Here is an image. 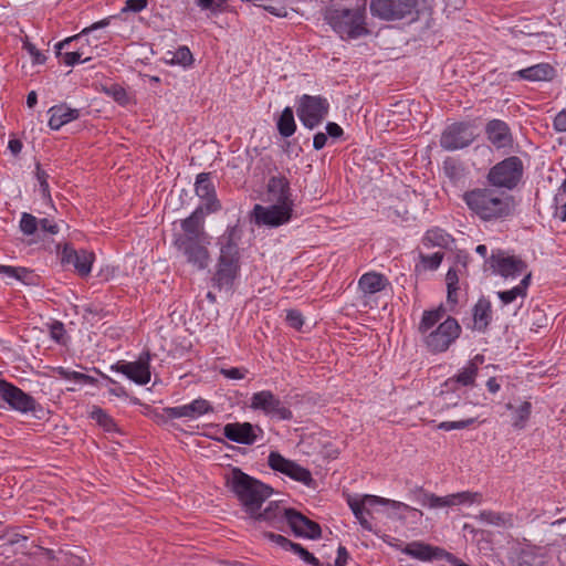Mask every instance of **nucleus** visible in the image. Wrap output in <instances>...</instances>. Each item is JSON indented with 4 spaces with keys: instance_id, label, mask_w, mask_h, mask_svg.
Segmentation results:
<instances>
[{
    "instance_id": "37",
    "label": "nucleus",
    "mask_w": 566,
    "mask_h": 566,
    "mask_svg": "<svg viewBox=\"0 0 566 566\" xmlns=\"http://www.w3.org/2000/svg\"><path fill=\"white\" fill-rule=\"evenodd\" d=\"M443 310L437 308L431 311H424L421 317V321L418 326V331L421 335V338L426 336L427 333L433 331L437 327V324L441 323L440 321L443 317Z\"/></svg>"
},
{
    "instance_id": "27",
    "label": "nucleus",
    "mask_w": 566,
    "mask_h": 566,
    "mask_svg": "<svg viewBox=\"0 0 566 566\" xmlns=\"http://www.w3.org/2000/svg\"><path fill=\"white\" fill-rule=\"evenodd\" d=\"M223 434L227 439L241 444H252L256 440L254 426L250 422L227 423L223 427Z\"/></svg>"
},
{
    "instance_id": "59",
    "label": "nucleus",
    "mask_w": 566,
    "mask_h": 566,
    "mask_svg": "<svg viewBox=\"0 0 566 566\" xmlns=\"http://www.w3.org/2000/svg\"><path fill=\"white\" fill-rule=\"evenodd\" d=\"M56 371L61 378L66 379V380H73L78 384L81 381L82 374H83V373L71 370V369L64 368V367H59L56 369Z\"/></svg>"
},
{
    "instance_id": "35",
    "label": "nucleus",
    "mask_w": 566,
    "mask_h": 566,
    "mask_svg": "<svg viewBox=\"0 0 566 566\" xmlns=\"http://www.w3.org/2000/svg\"><path fill=\"white\" fill-rule=\"evenodd\" d=\"M506 408L512 411L513 428L517 430L524 429L532 412V403L530 401H523L516 407L512 403H507Z\"/></svg>"
},
{
    "instance_id": "9",
    "label": "nucleus",
    "mask_w": 566,
    "mask_h": 566,
    "mask_svg": "<svg viewBox=\"0 0 566 566\" xmlns=\"http://www.w3.org/2000/svg\"><path fill=\"white\" fill-rule=\"evenodd\" d=\"M328 108L329 104L326 98L304 94L300 98L297 115L305 127L313 129L327 116Z\"/></svg>"
},
{
    "instance_id": "58",
    "label": "nucleus",
    "mask_w": 566,
    "mask_h": 566,
    "mask_svg": "<svg viewBox=\"0 0 566 566\" xmlns=\"http://www.w3.org/2000/svg\"><path fill=\"white\" fill-rule=\"evenodd\" d=\"M64 333H65V329H64L63 323L54 322L53 324H51L50 336L53 340H55L56 343H62Z\"/></svg>"
},
{
    "instance_id": "14",
    "label": "nucleus",
    "mask_w": 566,
    "mask_h": 566,
    "mask_svg": "<svg viewBox=\"0 0 566 566\" xmlns=\"http://www.w3.org/2000/svg\"><path fill=\"white\" fill-rule=\"evenodd\" d=\"M0 397L11 409L22 413L32 412L36 408L33 397L2 378H0Z\"/></svg>"
},
{
    "instance_id": "43",
    "label": "nucleus",
    "mask_w": 566,
    "mask_h": 566,
    "mask_svg": "<svg viewBox=\"0 0 566 566\" xmlns=\"http://www.w3.org/2000/svg\"><path fill=\"white\" fill-rule=\"evenodd\" d=\"M415 499L422 506L429 509H441L444 507L443 496H438L433 493L426 492L423 489H417L413 491Z\"/></svg>"
},
{
    "instance_id": "46",
    "label": "nucleus",
    "mask_w": 566,
    "mask_h": 566,
    "mask_svg": "<svg viewBox=\"0 0 566 566\" xmlns=\"http://www.w3.org/2000/svg\"><path fill=\"white\" fill-rule=\"evenodd\" d=\"M478 518L484 524L496 526L505 525L511 520L509 515L492 511H482Z\"/></svg>"
},
{
    "instance_id": "29",
    "label": "nucleus",
    "mask_w": 566,
    "mask_h": 566,
    "mask_svg": "<svg viewBox=\"0 0 566 566\" xmlns=\"http://www.w3.org/2000/svg\"><path fill=\"white\" fill-rule=\"evenodd\" d=\"M401 552L422 562L442 558V555L444 554L443 549L422 542L409 543L401 549Z\"/></svg>"
},
{
    "instance_id": "6",
    "label": "nucleus",
    "mask_w": 566,
    "mask_h": 566,
    "mask_svg": "<svg viewBox=\"0 0 566 566\" xmlns=\"http://www.w3.org/2000/svg\"><path fill=\"white\" fill-rule=\"evenodd\" d=\"M523 175V164L518 157L512 156L493 166L488 174V181L496 188L512 190Z\"/></svg>"
},
{
    "instance_id": "11",
    "label": "nucleus",
    "mask_w": 566,
    "mask_h": 566,
    "mask_svg": "<svg viewBox=\"0 0 566 566\" xmlns=\"http://www.w3.org/2000/svg\"><path fill=\"white\" fill-rule=\"evenodd\" d=\"M294 203L255 205L253 216L258 224L276 228L291 221Z\"/></svg>"
},
{
    "instance_id": "42",
    "label": "nucleus",
    "mask_w": 566,
    "mask_h": 566,
    "mask_svg": "<svg viewBox=\"0 0 566 566\" xmlns=\"http://www.w3.org/2000/svg\"><path fill=\"white\" fill-rule=\"evenodd\" d=\"M83 552L81 548L72 551L70 548H61L59 551V563L65 566H85V556L80 555Z\"/></svg>"
},
{
    "instance_id": "1",
    "label": "nucleus",
    "mask_w": 566,
    "mask_h": 566,
    "mask_svg": "<svg viewBox=\"0 0 566 566\" xmlns=\"http://www.w3.org/2000/svg\"><path fill=\"white\" fill-rule=\"evenodd\" d=\"M462 198L469 210L482 221L504 220L515 211L513 196L494 188H474L465 191Z\"/></svg>"
},
{
    "instance_id": "41",
    "label": "nucleus",
    "mask_w": 566,
    "mask_h": 566,
    "mask_svg": "<svg viewBox=\"0 0 566 566\" xmlns=\"http://www.w3.org/2000/svg\"><path fill=\"white\" fill-rule=\"evenodd\" d=\"M277 129L283 137H290L295 133L296 125L292 108L285 107L283 109L277 120Z\"/></svg>"
},
{
    "instance_id": "39",
    "label": "nucleus",
    "mask_w": 566,
    "mask_h": 566,
    "mask_svg": "<svg viewBox=\"0 0 566 566\" xmlns=\"http://www.w3.org/2000/svg\"><path fill=\"white\" fill-rule=\"evenodd\" d=\"M481 494L476 492H459L443 496L444 507L457 506L465 503H475L481 501Z\"/></svg>"
},
{
    "instance_id": "31",
    "label": "nucleus",
    "mask_w": 566,
    "mask_h": 566,
    "mask_svg": "<svg viewBox=\"0 0 566 566\" xmlns=\"http://www.w3.org/2000/svg\"><path fill=\"white\" fill-rule=\"evenodd\" d=\"M48 113L50 115L49 126L54 130L80 117V109L71 108L66 104L54 105Z\"/></svg>"
},
{
    "instance_id": "2",
    "label": "nucleus",
    "mask_w": 566,
    "mask_h": 566,
    "mask_svg": "<svg viewBox=\"0 0 566 566\" xmlns=\"http://www.w3.org/2000/svg\"><path fill=\"white\" fill-rule=\"evenodd\" d=\"M227 488L234 493L244 511L250 515L259 511L273 490L239 468H231L224 475Z\"/></svg>"
},
{
    "instance_id": "12",
    "label": "nucleus",
    "mask_w": 566,
    "mask_h": 566,
    "mask_svg": "<svg viewBox=\"0 0 566 566\" xmlns=\"http://www.w3.org/2000/svg\"><path fill=\"white\" fill-rule=\"evenodd\" d=\"M113 18L114 17H108V18H105V19L98 21V22H95L92 25L83 29L81 33H78V34H76L74 36L67 38V39H65L62 42H59L55 45V49H56V53L59 55H62L63 63L69 65V66H72V65H74L76 63L86 62V61L91 60V56H85L86 52H85V50L83 48H81V49H78L76 51L65 52L64 54H62L61 51H62V49L64 46L71 44L72 42H80V41H82L85 35L92 33L93 31L107 27L109 24V22H111V19H113Z\"/></svg>"
},
{
    "instance_id": "51",
    "label": "nucleus",
    "mask_w": 566,
    "mask_h": 566,
    "mask_svg": "<svg viewBox=\"0 0 566 566\" xmlns=\"http://www.w3.org/2000/svg\"><path fill=\"white\" fill-rule=\"evenodd\" d=\"M171 63L180 64L184 66L190 65L192 63V54L187 46H180L174 53L171 59Z\"/></svg>"
},
{
    "instance_id": "22",
    "label": "nucleus",
    "mask_w": 566,
    "mask_h": 566,
    "mask_svg": "<svg viewBox=\"0 0 566 566\" xmlns=\"http://www.w3.org/2000/svg\"><path fill=\"white\" fill-rule=\"evenodd\" d=\"M265 201L269 203H294L290 182L284 176H272L266 185Z\"/></svg>"
},
{
    "instance_id": "3",
    "label": "nucleus",
    "mask_w": 566,
    "mask_h": 566,
    "mask_svg": "<svg viewBox=\"0 0 566 566\" xmlns=\"http://www.w3.org/2000/svg\"><path fill=\"white\" fill-rule=\"evenodd\" d=\"M328 23L344 40L357 39L368 33L365 24V8L334 9L328 12Z\"/></svg>"
},
{
    "instance_id": "36",
    "label": "nucleus",
    "mask_w": 566,
    "mask_h": 566,
    "mask_svg": "<svg viewBox=\"0 0 566 566\" xmlns=\"http://www.w3.org/2000/svg\"><path fill=\"white\" fill-rule=\"evenodd\" d=\"M491 321V305L485 300H480L473 310L474 328L482 332Z\"/></svg>"
},
{
    "instance_id": "64",
    "label": "nucleus",
    "mask_w": 566,
    "mask_h": 566,
    "mask_svg": "<svg viewBox=\"0 0 566 566\" xmlns=\"http://www.w3.org/2000/svg\"><path fill=\"white\" fill-rule=\"evenodd\" d=\"M554 128L558 132H566V111H562L555 116Z\"/></svg>"
},
{
    "instance_id": "19",
    "label": "nucleus",
    "mask_w": 566,
    "mask_h": 566,
    "mask_svg": "<svg viewBox=\"0 0 566 566\" xmlns=\"http://www.w3.org/2000/svg\"><path fill=\"white\" fill-rule=\"evenodd\" d=\"M211 412H213L211 402L203 398H197L190 403L182 406L168 407L164 409L165 416L169 419L187 418L189 420H193Z\"/></svg>"
},
{
    "instance_id": "33",
    "label": "nucleus",
    "mask_w": 566,
    "mask_h": 566,
    "mask_svg": "<svg viewBox=\"0 0 566 566\" xmlns=\"http://www.w3.org/2000/svg\"><path fill=\"white\" fill-rule=\"evenodd\" d=\"M453 242V238L443 229L438 227L429 229L422 238V244L427 249H450Z\"/></svg>"
},
{
    "instance_id": "20",
    "label": "nucleus",
    "mask_w": 566,
    "mask_h": 566,
    "mask_svg": "<svg viewBox=\"0 0 566 566\" xmlns=\"http://www.w3.org/2000/svg\"><path fill=\"white\" fill-rule=\"evenodd\" d=\"M240 259L219 256L217 270L212 277L213 284L219 289H230L240 270Z\"/></svg>"
},
{
    "instance_id": "28",
    "label": "nucleus",
    "mask_w": 566,
    "mask_h": 566,
    "mask_svg": "<svg viewBox=\"0 0 566 566\" xmlns=\"http://www.w3.org/2000/svg\"><path fill=\"white\" fill-rule=\"evenodd\" d=\"M492 266L504 277H516L526 274V264L516 256H492Z\"/></svg>"
},
{
    "instance_id": "47",
    "label": "nucleus",
    "mask_w": 566,
    "mask_h": 566,
    "mask_svg": "<svg viewBox=\"0 0 566 566\" xmlns=\"http://www.w3.org/2000/svg\"><path fill=\"white\" fill-rule=\"evenodd\" d=\"M19 227L24 235H33L39 229V220L33 214L23 212L21 214Z\"/></svg>"
},
{
    "instance_id": "26",
    "label": "nucleus",
    "mask_w": 566,
    "mask_h": 566,
    "mask_svg": "<svg viewBox=\"0 0 566 566\" xmlns=\"http://www.w3.org/2000/svg\"><path fill=\"white\" fill-rule=\"evenodd\" d=\"M184 233L175 239H202L210 238L203 230V207H198L188 218L181 222Z\"/></svg>"
},
{
    "instance_id": "49",
    "label": "nucleus",
    "mask_w": 566,
    "mask_h": 566,
    "mask_svg": "<svg viewBox=\"0 0 566 566\" xmlns=\"http://www.w3.org/2000/svg\"><path fill=\"white\" fill-rule=\"evenodd\" d=\"M443 172L453 182H458L463 177L462 167L453 159L444 160Z\"/></svg>"
},
{
    "instance_id": "60",
    "label": "nucleus",
    "mask_w": 566,
    "mask_h": 566,
    "mask_svg": "<svg viewBox=\"0 0 566 566\" xmlns=\"http://www.w3.org/2000/svg\"><path fill=\"white\" fill-rule=\"evenodd\" d=\"M39 229L50 234H56L59 232V226L48 218L39 220Z\"/></svg>"
},
{
    "instance_id": "56",
    "label": "nucleus",
    "mask_w": 566,
    "mask_h": 566,
    "mask_svg": "<svg viewBox=\"0 0 566 566\" xmlns=\"http://www.w3.org/2000/svg\"><path fill=\"white\" fill-rule=\"evenodd\" d=\"M286 322L289 325L295 329H300L303 326V316L301 312L296 310H290L286 313Z\"/></svg>"
},
{
    "instance_id": "23",
    "label": "nucleus",
    "mask_w": 566,
    "mask_h": 566,
    "mask_svg": "<svg viewBox=\"0 0 566 566\" xmlns=\"http://www.w3.org/2000/svg\"><path fill=\"white\" fill-rule=\"evenodd\" d=\"M287 526L296 536L315 539L321 537L322 534L321 526L316 522L308 520L293 509L287 515Z\"/></svg>"
},
{
    "instance_id": "17",
    "label": "nucleus",
    "mask_w": 566,
    "mask_h": 566,
    "mask_svg": "<svg viewBox=\"0 0 566 566\" xmlns=\"http://www.w3.org/2000/svg\"><path fill=\"white\" fill-rule=\"evenodd\" d=\"M483 363V355H475L462 368H460L454 376L448 378L444 381L443 387L447 388V390H455L458 386L473 387L479 374V367Z\"/></svg>"
},
{
    "instance_id": "48",
    "label": "nucleus",
    "mask_w": 566,
    "mask_h": 566,
    "mask_svg": "<svg viewBox=\"0 0 566 566\" xmlns=\"http://www.w3.org/2000/svg\"><path fill=\"white\" fill-rule=\"evenodd\" d=\"M90 416L107 431H112L115 428L114 420L99 407H93Z\"/></svg>"
},
{
    "instance_id": "53",
    "label": "nucleus",
    "mask_w": 566,
    "mask_h": 566,
    "mask_svg": "<svg viewBox=\"0 0 566 566\" xmlns=\"http://www.w3.org/2000/svg\"><path fill=\"white\" fill-rule=\"evenodd\" d=\"M220 374L231 380H241L248 374V370L239 367L221 368Z\"/></svg>"
},
{
    "instance_id": "40",
    "label": "nucleus",
    "mask_w": 566,
    "mask_h": 566,
    "mask_svg": "<svg viewBox=\"0 0 566 566\" xmlns=\"http://www.w3.org/2000/svg\"><path fill=\"white\" fill-rule=\"evenodd\" d=\"M447 302L452 306L458 304V291H459V270L450 268L447 275Z\"/></svg>"
},
{
    "instance_id": "21",
    "label": "nucleus",
    "mask_w": 566,
    "mask_h": 566,
    "mask_svg": "<svg viewBox=\"0 0 566 566\" xmlns=\"http://www.w3.org/2000/svg\"><path fill=\"white\" fill-rule=\"evenodd\" d=\"M61 261L64 264L72 265L78 275L86 276L91 273L94 254L86 250H75L65 245L61 253Z\"/></svg>"
},
{
    "instance_id": "50",
    "label": "nucleus",
    "mask_w": 566,
    "mask_h": 566,
    "mask_svg": "<svg viewBox=\"0 0 566 566\" xmlns=\"http://www.w3.org/2000/svg\"><path fill=\"white\" fill-rule=\"evenodd\" d=\"M443 253L442 252H436L433 254L427 255V254H420V261L424 269L434 271L437 270L442 260H443Z\"/></svg>"
},
{
    "instance_id": "63",
    "label": "nucleus",
    "mask_w": 566,
    "mask_h": 566,
    "mask_svg": "<svg viewBox=\"0 0 566 566\" xmlns=\"http://www.w3.org/2000/svg\"><path fill=\"white\" fill-rule=\"evenodd\" d=\"M109 93L113 95L114 99L120 104H125L127 102V94L124 88L120 86H112L109 88Z\"/></svg>"
},
{
    "instance_id": "5",
    "label": "nucleus",
    "mask_w": 566,
    "mask_h": 566,
    "mask_svg": "<svg viewBox=\"0 0 566 566\" xmlns=\"http://www.w3.org/2000/svg\"><path fill=\"white\" fill-rule=\"evenodd\" d=\"M461 326L453 317H448L441 322L433 331H430L422 337V342L428 352L440 354L447 352L450 346L459 338Z\"/></svg>"
},
{
    "instance_id": "61",
    "label": "nucleus",
    "mask_w": 566,
    "mask_h": 566,
    "mask_svg": "<svg viewBox=\"0 0 566 566\" xmlns=\"http://www.w3.org/2000/svg\"><path fill=\"white\" fill-rule=\"evenodd\" d=\"M36 178L40 182V187H41L43 197H50L48 174L44 170H42L39 166L36 167Z\"/></svg>"
},
{
    "instance_id": "55",
    "label": "nucleus",
    "mask_w": 566,
    "mask_h": 566,
    "mask_svg": "<svg viewBox=\"0 0 566 566\" xmlns=\"http://www.w3.org/2000/svg\"><path fill=\"white\" fill-rule=\"evenodd\" d=\"M148 6L147 0H127L125 2L124 8L122 9V12H140L144 9H146Z\"/></svg>"
},
{
    "instance_id": "34",
    "label": "nucleus",
    "mask_w": 566,
    "mask_h": 566,
    "mask_svg": "<svg viewBox=\"0 0 566 566\" xmlns=\"http://www.w3.org/2000/svg\"><path fill=\"white\" fill-rule=\"evenodd\" d=\"M515 75L527 81H547L553 77L554 69L547 63H541L520 70Z\"/></svg>"
},
{
    "instance_id": "10",
    "label": "nucleus",
    "mask_w": 566,
    "mask_h": 566,
    "mask_svg": "<svg viewBox=\"0 0 566 566\" xmlns=\"http://www.w3.org/2000/svg\"><path fill=\"white\" fill-rule=\"evenodd\" d=\"M418 0H371L373 15L386 21L400 20L415 12Z\"/></svg>"
},
{
    "instance_id": "38",
    "label": "nucleus",
    "mask_w": 566,
    "mask_h": 566,
    "mask_svg": "<svg viewBox=\"0 0 566 566\" xmlns=\"http://www.w3.org/2000/svg\"><path fill=\"white\" fill-rule=\"evenodd\" d=\"M531 273H526L522 279L521 283L514 286L511 290L499 292L497 295L503 304H510L516 300L518 296H525L526 290L530 285Z\"/></svg>"
},
{
    "instance_id": "7",
    "label": "nucleus",
    "mask_w": 566,
    "mask_h": 566,
    "mask_svg": "<svg viewBox=\"0 0 566 566\" xmlns=\"http://www.w3.org/2000/svg\"><path fill=\"white\" fill-rule=\"evenodd\" d=\"M177 251L186 259V262L198 271L205 270L210 262L208 245L210 238L202 239H175Z\"/></svg>"
},
{
    "instance_id": "24",
    "label": "nucleus",
    "mask_w": 566,
    "mask_h": 566,
    "mask_svg": "<svg viewBox=\"0 0 566 566\" xmlns=\"http://www.w3.org/2000/svg\"><path fill=\"white\" fill-rule=\"evenodd\" d=\"M196 195L205 200L203 210L207 213L214 212L220 209V203L216 197V189L210 179V174L201 172L196 178Z\"/></svg>"
},
{
    "instance_id": "45",
    "label": "nucleus",
    "mask_w": 566,
    "mask_h": 566,
    "mask_svg": "<svg viewBox=\"0 0 566 566\" xmlns=\"http://www.w3.org/2000/svg\"><path fill=\"white\" fill-rule=\"evenodd\" d=\"M476 420L478 417L463 413V417L458 420L440 422L438 429L443 431L462 430L473 424Z\"/></svg>"
},
{
    "instance_id": "13",
    "label": "nucleus",
    "mask_w": 566,
    "mask_h": 566,
    "mask_svg": "<svg viewBox=\"0 0 566 566\" xmlns=\"http://www.w3.org/2000/svg\"><path fill=\"white\" fill-rule=\"evenodd\" d=\"M474 138V132L469 124L455 123L443 130L440 146L446 150L453 151L468 147Z\"/></svg>"
},
{
    "instance_id": "52",
    "label": "nucleus",
    "mask_w": 566,
    "mask_h": 566,
    "mask_svg": "<svg viewBox=\"0 0 566 566\" xmlns=\"http://www.w3.org/2000/svg\"><path fill=\"white\" fill-rule=\"evenodd\" d=\"M270 541L274 542L276 545L281 546L286 551L293 552V546H296L297 543H293L283 535L274 534V533H265L264 534Z\"/></svg>"
},
{
    "instance_id": "30",
    "label": "nucleus",
    "mask_w": 566,
    "mask_h": 566,
    "mask_svg": "<svg viewBox=\"0 0 566 566\" xmlns=\"http://www.w3.org/2000/svg\"><path fill=\"white\" fill-rule=\"evenodd\" d=\"M241 240V230L238 226L228 227L224 233L219 238L220 256L237 258L239 255V242Z\"/></svg>"
},
{
    "instance_id": "44",
    "label": "nucleus",
    "mask_w": 566,
    "mask_h": 566,
    "mask_svg": "<svg viewBox=\"0 0 566 566\" xmlns=\"http://www.w3.org/2000/svg\"><path fill=\"white\" fill-rule=\"evenodd\" d=\"M0 274H2L4 277H7L9 280V283L12 280L28 283V279L31 275V271H29L27 268H22V266H11V265L0 264Z\"/></svg>"
},
{
    "instance_id": "4",
    "label": "nucleus",
    "mask_w": 566,
    "mask_h": 566,
    "mask_svg": "<svg viewBox=\"0 0 566 566\" xmlns=\"http://www.w3.org/2000/svg\"><path fill=\"white\" fill-rule=\"evenodd\" d=\"M347 504L359 522L360 526L368 532H374V526L368 517H373V513L376 511L377 506H388L396 511L412 510L409 505L402 502L371 494L355 496L349 495L347 497Z\"/></svg>"
},
{
    "instance_id": "32",
    "label": "nucleus",
    "mask_w": 566,
    "mask_h": 566,
    "mask_svg": "<svg viewBox=\"0 0 566 566\" xmlns=\"http://www.w3.org/2000/svg\"><path fill=\"white\" fill-rule=\"evenodd\" d=\"M389 285L388 279L377 272H367L363 274L358 281L359 290L365 294H375Z\"/></svg>"
},
{
    "instance_id": "18",
    "label": "nucleus",
    "mask_w": 566,
    "mask_h": 566,
    "mask_svg": "<svg viewBox=\"0 0 566 566\" xmlns=\"http://www.w3.org/2000/svg\"><path fill=\"white\" fill-rule=\"evenodd\" d=\"M292 509L283 506L280 502H270L264 511H256L254 514L249 516L256 522H265L269 526L279 531H285L287 526V515Z\"/></svg>"
},
{
    "instance_id": "62",
    "label": "nucleus",
    "mask_w": 566,
    "mask_h": 566,
    "mask_svg": "<svg viewBox=\"0 0 566 566\" xmlns=\"http://www.w3.org/2000/svg\"><path fill=\"white\" fill-rule=\"evenodd\" d=\"M39 554H40L41 558L48 563L49 566H55L54 560L59 562V554L55 555V553L51 549L40 547Z\"/></svg>"
},
{
    "instance_id": "15",
    "label": "nucleus",
    "mask_w": 566,
    "mask_h": 566,
    "mask_svg": "<svg viewBox=\"0 0 566 566\" xmlns=\"http://www.w3.org/2000/svg\"><path fill=\"white\" fill-rule=\"evenodd\" d=\"M268 463L272 470L285 474L294 481L301 482L307 486L313 483L310 470L292 460L285 459L279 452H271L268 458Z\"/></svg>"
},
{
    "instance_id": "25",
    "label": "nucleus",
    "mask_w": 566,
    "mask_h": 566,
    "mask_svg": "<svg viewBox=\"0 0 566 566\" xmlns=\"http://www.w3.org/2000/svg\"><path fill=\"white\" fill-rule=\"evenodd\" d=\"M488 140L496 149H509L513 145V137L509 125L501 119H492L486 124Z\"/></svg>"
},
{
    "instance_id": "16",
    "label": "nucleus",
    "mask_w": 566,
    "mask_h": 566,
    "mask_svg": "<svg viewBox=\"0 0 566 566\" xmlns=\"http://www.w3.org/2000/svg\"><path fill=\"white\" fill-rule=\"evenodd\" d=\"M149 361V353H143L136 361H118L111 369L125 375L137 385H146L150 381Z\"/></svg>"
},
{
    "instance_id": "8",
    "label": "nucleus",
    "mask_w": 566,
    "mask_h": 566,
    "mask_svg": "<svg viewBox=\"0 0 566 566\" xmlns=\"http://www.w3.org/2000/svg\"><path fill=\"white\" fill-rule=\"evenodd\" d=\"M250 408L260 410L265 416L277 420H291L293 418L291 409L271 390L254 392L250 399Z\"/></svg>"
},
{
    "instance_id": "54",
    "label": "nucleus",
    "mask_w": 566,
    "mask_h": 566,
    "mask_svg": "<svg viewBox=\"0 0 566 566\" xmlns=\"http://www.w3.org/2000/svg\"><path fill=\"white\" fill-rule=\"evenodd\" d=\"M293 552L297 554L305 563L311 564L313 566H319V560L300 544L293 546Z\"/></svg>"
},
{
    "instance_id": "57",
    "label": "nucleus",
    "mask_w": 566,
    "mask_h": 566,
    "mask_svg": "<svg viewBox=\"0 0 566 566\" xmlns=\"http://www.w3.org/2000/svg\"><path fill=\"white\" fill-rule=\"evenodd\" d=\"M23 48L28 51V53L31 55L33 63L35 64H42L45 61L44 54H42L34 44H32L29 41H24Z\"/></svg>"
}]
</instances>
